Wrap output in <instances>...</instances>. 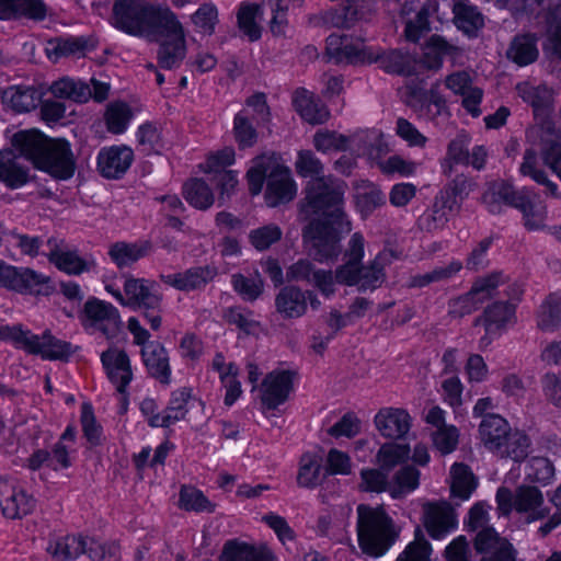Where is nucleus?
<instances>
[{"label":"nucleus","instance_id":"34","mask_svg":"<svg viewBox=\"0 0 561 561\" xmlns=\"http://www.w3.org/2000/svg\"><path fill=\"white\" fill-rule=\"evenodd\" d=\"M511 430L504 417L490 413L483 416L479 425V435L484 447L494 453Z\"/></svg>","mask_w":561,"mask_h":561},{"label":"nucleus","instance_id":"22","mask_svg":"<svg viewBox=\"0 0 561 561\" xmlns=\"http://www.w3.org/2000/svg\"><path fill=\"white\" fill-rule=\"evenodd\" d=\"M515 318V305L510 302H494L485 308L483 314L476 318L473 325H483L486 335L481 339V344L486 346L491 339L489 334L495 333L511 323Z\"/></svg>","mask_w":561,"mask_h":561},{"label":"nucleus","instance_id":"51","mask_svg":"<svg viewBox=\"0 0 561 561\" xmlns=\"http://www.w3.org/2000/svg\"><path fill=\"white\" fill-rule=\"evenodd\" d=\"M87 539L80 536H66L54 545H49L48 551L59 561L76 559L85 552Z\"/></svg>","mask_w":561,"mask_h":561},{"label":"nucleus","instance_id":"42","mask_svg":"<svg viewBox=\"0 0 561 561\" xmlns=\"http://www.w3.org/2000/svg\"><path fill=\"white\" fill-rule=\"evenodd\" d=\"M186 55L185 37L163 39L158 50V65L162 69L178 68Z\"/></svg>","mask_w":561,"mask_h":561},{"label":"nucleus","instance_id":"32","mask_svg":"<svg viewBox=\"0 0 561 561\" xmlns=\"http://www.w3.org/2000/svg\"><path fill=\"white\" fill-rule=\"evenodd\" d=\"M457 209L458 203L455 198L440 195L436 197L433 206L420 217L419 226L428 232L440 230L448 222L449 216Z\"/></svg>","mask_w":561,"mask_h":561},{"label":"nucleus","instance_id":"64","mask_svg":"<svg viewBox=\"0 0 561 561\" xmlns=\"http://www.w3.org/2000/svg\"><path fill=\"white\" fill-rule=\"evenodd\" d=\"M193 24L204 34L211 35L218 22V11L213 3H203L191 16Z\"/></svg>","mask_w":561,"mask_h":561},{"label":"nucleus","instance_id":"63","mask_svg":"<svg viewBox=\"0 0 561 561\" xmlns=\"http://www.w3.org/2000/svg\"><path fill=\"white\" fill-rule=\"evenodd\" d=\"M431 553L430 542L424 538L421 530H417L414 540L400 553L397 561H430Z\"/></svg>","mask_w":561,"mask_h":561},{"label":"nucleus","instance_id":"55","mask_svg":"<svg viewBox=\"0 0 561 561\" xmlns=\"http://www.w3.org/2000/svg\"><path fill=\"white\" fill-rule=\"evenodd\" d=\"M439 82L434 83L431 89L424 93L422 104L415 107L421 116L434 119L444 113H447L446 100L438 91Z\"/></svg>","mask_w":561,"mask_h":561},{"label":"nucleus","instance_id":"8","mask_svg":"<svg viewBox=\"0 0 561 561\" xmlns=\"http://www.w3.org/2000/svg\"><path fill=\"white\" fill-rule=\"evenodd\" d=\"M153 4L145 0H115L112 8V24L133 36H144Z\"/></svg>","mask_w":561,"mask_h":561},{"label":"nucleus","instance_id":"1","mask_svg":"<svg viewBox=\"0 0 561 561\" xmlns=\"http://www.w3.org/2000/svg\"><path fill=\"white\" fill-rule=\"evenodd\" d=\"M296 172L312 178L299 205V220L308 222L302 229V239L309 254L318 262L337 259L340 233L351 231V222L343 210L344 182L323 175V165L310 150L298 152Z\"/></svg>","mask_w":561,"mask_h":561},{"label":"nucleus","instance_id":"13","mask_svg":"<svg viewBox=\"0 0 561 561\" xmlns=\"http://www.w3.org/2000/svg\"><path fill=\"white\" fill-rule=\"evenodd\" d=\"M144 37L149 39H174L185 37L176 14L168 7L153 5Z\"/></svg>","mask_w":561,"mask_h":561},{"label":"nucleus","instance_id":"6","mask_svg":"<svg viewBox=\"0 0 561 561\" xmlns=\"http://www.w3.org/2000/svg\"><path fill=\"white\" fill-rule=\"evenodd\" d=\"M494 194L505 204L518 209L523 214L524 226L527 230L545 228L547 207L535 201V194L528 188L515 190L508 183H501Z\"/></svg>","mask_w":561,"mask_h":561},{"label":"nucleus","instance_id":"26","mask_svg":"<svg viewBox=\"0 0 561 561\" xmlns=\"http://www.w3.org/2000/svg\"><path fill=\"white\" fill-rule=\"evenodd\" d=\"M152 249L153 245L149 240H138L136 242L117 241L108 247L107 254L118 268H124L148 256Z\"/></svg>","mask_w":561,"mask_h":561},{"label":"nucleus","instance_id":"4","mask_svg":"<svg viewBox=\"0 0 561 561\" xmlns=\"http://www.w3.org/2000/svg\"><path fill=\"white\" fill-rule=\"evenodd\" d=\"M360 263L346 261L333 273L331 270L318 268L310 260L300 259L287 270L289 282H305L317 288L322 296L330 298L336 291L335 284L357 285Z\"/></svg>","mask_w":561,"mask_h":561},{"label":"nucleus","instance_id":"21","mask_svg":"<svg viewBox=\"0 0 561 561\" xmlns=\"http://www.w3.org/2000/svg\"><path fill=\"white\" fill-rule=\"evenodd\" d=\"M293 390V374L289 370H273L262 382V403L267 409H276L284 403Z\"/></svg>","mask_w":561,"mask_h":561},{"label":"nucleus","instance_id":"25","mask_svg":"<svg viewBox=\"0 0 561 561\" xmlns=\"http://www.w3.org/2000/svg\"><path fill=\"white\" fill-rule=\"evenodd\" d=\"M275 310L283 320H294L306 314L305 290L296 285H287L275 295Z\"/></svg>","mask_w":561,"mask_h":561},{"label":"nucleus","instance_id":"37","mask_svg":"<svg viewBox=\"0 0 561 561\" xmlns=\"http://www.w3.org/2000/svg\"><path fill=\"white\" fill-rule=\"evenodd\" d=\"M537 328L553 332L561 327V291L549 294L537 311Z\"/></svg>","mask_w":561,"mask_h":561},{"label":"nucleus","instance_id":"35","mask_svg":"<svg viewBox=\"0 0 561 561\" xmlns=\"http://www.w3.org/2000/svg\"><path fill=\"white\" fill-rule=\"evenodd\" d=\"M28 168L23 165L13 152H0V182L15 190L30 181Z\"/></svg>","mask_w":561,"mask_h":561},{"label":"nucleus","instance_id":"2","mask_svg":"<svg viewBox=\"0 0 561 561\" xmlns=\"http://www.w3.org/2000/svg\"><path fill=\"white\" fill-rule=\"evenodd\" d=\"M249 191L257 195L266 180L265 201L270 207L291 201L297 192L290 170L275 154H263L253 160L247 172Z\"/></svg>","mask_w":561,"mask_h":561},{"label":"nucleus","instance_id":"16","mask_svg":"<svg viewBox=\"0 0 561 561\" xmlns=\"http://www.w3.org/2000/svg\"><path fill=\"white\" fill-rule=\"evenodd\" d=\"M0 506L7 518L20 519L33 512L35 500L23 488L4 481L0 483Z\"/></svg>","mask_w":561,"mask_h":561},{"label":"nucleus","instance_id":"10","mask_svg":"<svg viewBox=\"0 0 561 561\" xmlns=\"http://www.w3.org/2000/svg\"><path fill=\"white\" fill-rule=\"evenodd\" d=\"M36 169L57 180H68L76 171V158L70 144L61 138H50Z\"/></svg>","mask_w":561,"mask_h":561},{"label":"nucleus","instance_id":"48","mask_svg":"<svg viewBox=\"0 0 561 561\" xmlns=\"http://www.w3.org/2000/svg\"><path fill=\"white\" fill-rule=\"evenodd\" d=\"M192 399V389L188 387L179 388L171 393L168 407L164 410L167 427L184 420L187 414V404Z\"/></svg>","mask_w":561,"mask_h":561},{"label":"nucleus","instance_id":"24","mask_svg":"<svg viewBox=\"0 0 561 561\" xmlns=\"http://www.w3.org/2000/svg\"><path fill=\"white\" fill-rule=\"evenodd\" d=\"M219 561H277V558L265 543L254 546L234 539L224 545Z\"/></svg>","mask_w":561,"mask_h":561},{"label":"nucleus","instance_id":"28","mask_svg":"<svg viewBox=\"0 0 561 561\" xmlns=\"http://www.w3.org/2000/svg\"><path fill=\"white\" fill-rule=\"evenodd\" d=\"M43 93L33 85H11L2 92V102L14 113H28L42 103Z\"/></svg>","mask_w":561,"mask_h":561},{"label":"nucleus","instance_id":"5","mask_svg":"<svg viewBox=\"0 0 561 561\" xmlns=\"http://www.w3.org/2000/svg\"><path fill=\"white\" fill-rule=\"evenodd\" d=\"M0 339L11 341L27 353L49 360L64 359L71 353L70 344L55 337L49 331L36 335L18 325H4L0 328Z\"/></svg>","mask_w":561,"mask_h":561},{"label":"nucleus","instance_id":"33","mask_svg":"<svg viewBox=\"0 0 561 561\" xmlns=\"http://www.w3.org/2000/svg\"><path fill=\"white\" fill-rule=\"evenodd\" d=\"M293 103L296 111L309 124H323L329 118L330 114L325 105L306 89L295 91Z\"/></svg>","mask_w":561,"mask_h":561},{"label":"nucleus","instance_id":"49","mask_svg":"<svg viewBox=\"0 0 561 561\" xmlns=\"http://www.w3.org/2000/svg\"><path fill=\"white\" fill-rule=\"evenodd\" d=\"M179 507L187 512L213 513L216 505L204 493L192 485H182L180 490Z\"/></svg>","mask_w":561,"mask_h":561},{"label":"nucleus","instance_id":"30","mask_svg":"<svg viewBox=\"0 0 561 561\" xmlns=\"http://www.w3.org/2000/svg\"><path fill=\"white\" fill-rule=\"evenodd\" d=\"M49 252L47 257L57 268L68 274H80L88 270L87 262L76 251H68L62 240L49 238L47 240Z\"/></svg>","mask_w":561,"mask_h":561},{"label":"nucleus","instance_id":"23","mask_svg":"<svg viewBox=\"0 0 561 561\" xmlns=\"http://www.w3.org/2000/svg\"><path fill=\"white\" fill-rule=\"evenodd\" d=\"M141 359L148 374L160 383L171 382V366L167 348L159 342H151L140 351Z\"/></svg>","mask_w":561,"mask_h":561},{"label":"nucleus","instance_id":"20","mask_svg":"<svg viewBox=\"0 0 561 561\" xmlns=\"http://www.w3.org/2000/svg\"><path fill=\"white\" fill-rule=\"evenodd\" d=\"M445 85L455 94L462 96V106L468 113L473 117L480 116L479 105L482 101L483 91L472 85V78L468 71L459 70L448 75L445 78Z\"/></svg>","mask_w":561,"mask_h":561},{"label":"nucleus","instance_id":"50","mask_svg":"<svg viewBox=\"0 0 561 561\" xmlns=\"http://www.w3.org/2000/svg\"><path fill=\"white\" fill-rule=\"evenodd\" d=\"M262 15V8L255 3H242L238 10V26L250 41L261 36V28L256 19Z\"/></svg>","mask_w":561,"mask_h":561},{"label":"nucleus","instance_id":"47","mask_svg":"<svg viewBox=\"0 0 561 561\" xmlns=\"http://www.w3.org/2000/svg\"><path fill=\"white\" fill-rule=\"evenodd\" d=\"M456 47L439 35H432L423 48L422 64L427 69H438L443 57L451 54Z\"/></svg>","mask_w":561,"mask_h":561},{"label":"nucleus","instance_id":"58","mask_svg":"<svg viewBox=\"0 0 561 561\" xmlns=\"http://www.w3.org/2000/svg\"><path fill=\"white\" fill-rule=\"evenodd\" d=\"M12 19H28L43 21L47 14V7L42 0H12Z\"/></svg>","mask_w":561,"mask_h":561},{"label":"nucleus","instance_id":"12","mask_svg":"<svg viewBox=\"0 0 561 561\" xmlns=\"http://www.w3.org/2000/svg\"><path fill=\"white\" fill-rule=\"evenodd\" d=\"M134 161L133 150L125 146H110L102 148L96 158L99 173L108 180L121 179Z\"/></svg>","mask_w":561,"mask_h":561},{"label":"nucleus","instance_id":"36","mask_svg":"<svg viewBox=\"0 0 561 561\" xmlns=\"http://www.w3.org/2000/svg\"><path fill=\"white\" fill-rule=\"evenodd\" d=\"M454 23L468 35H473L483 24V15L469 0H453Z\"/></svg>","mask_w":561,"mask_h":561},{"label":"nucleus","instance_id":"52","mask_svg":"<svg viewBox=\"0 0 561 561\" xmlns=\"http://www.w3.org/2000/svg\"><path fill=\"white\" fill-rule=\"evenodd\" d=\"M420 483V471L412 466L401 468L393 477V483L389 486V493L393 499H399L414 491Z\"/></svg>","mask_w":561,"mask_h":561},{"label":"nucleus","instance_id":"27","mask_svg":"<svg viewBox=\"0 0 561 561\" xmlns=\"http://www.w3.org/2000/svg\"><path fill=\"white\" fill-rule=\"evenodd\" d=\"M327 55L336 64L364 62L368 58L362 43H353L348 37L336 34L327 38Z\"/></svg>","mask_w":561,"mask_h":561},{"label":"nucleus","instance_id":"39","mask_svg":"<svg viewBox=\"0 0 561 561\" xmlns=\"http://www.w3.org/2000/svg\"><path fill=\"white\" fill-rule=\"evenodd\" d=\"M529 447L530 439L525 433L511 430L493 454L519 462L527 457Z\"/></svg>","mask_w":561,"mask_h":561},{"label":"nucleus","instance_id":"44","mask_svg":"<svg viewBox=\"0 0 561 561\" xmlns=\"http://www.w3.org/2000/svg\"><path fill=\"white\" fill-rule=\"evenodd\" d=\"M450 490L455 497L468 500L477 488V480L470 468L463 463H455L450 470Z\"/></svg>","mask_w":561,"mask_h":561},{"label":"nucleus","instance_id":"3","mask_svg":"<svg viewBox=\"0 0 561 561\" xmlns=\"http://www.w3.org/2000/svg\"><path fill=\"white\" fill-rule=\"evenodd\" d=\"M393 522L381 507L366 504L357 506V538L365 554L382 556L396 541Z\"/></svg>","mask_w":561,"mask_h":561},{"label":"nucleus","instance_id":"11","mask_svg":"<svg viewBox=\"0 0 561 561\" xmlns=\"http://www.w3.org/2000/svg\"><path fill=\"white\" fill-rule=\"evenodd\" d=\"M423 524L433 539H440L457 527V514L447 502H430L423 505Z\"/></svg>","mask_w":561,"mask_h":561},{"label":"nucleus","instance_id":"18","mask_svg":"<svg viewBox=\"0 0 561 561\" xmlns=\"http://www.w3.org/2000/svg\"><path fill=\"white\" fill-rule=\"evenodd\" d=\"M101 362L117 391L125 394L126 388L133 379L130 359L127 353L117 347H110L101 354Z\"/></svg>","mask_w":561,"mask_h":561},{"label":"nucleus","instance_id":"15","mask_svg":"<svg viewBox=\"0 0 561 561\" xmlns=\"http://www.w3.org/2000/svg\"><path fill=\"white\" fill-rule=\"evenodd\" d=\"M515 512L524 522L533 523L548 517L550 508L545 505L543 494L538 488L520 485L515 490Z\"/></svg>","mask_w":561,"mask_h":561},{"label":"nucleus","instance_id":"61","mask_svg":"<svg viewBox=\"0 0 561 561\" xmlns=\"http://www.w3.org/2000/svg\"><path fill=\"white\" fill-rule=\"evenodd\" d=\"M554 477V466L546 457H531L527 463V478L533 482L548 484Z\"/></svg>","mask_w":561,"mask_h":561},{"label":"nucleus","instance_id":"31","mask_svg":"<svg viewBox=\"0 0 561 561\" xmlns=\"http://www.w3.org/2000/svg\"><path fill=\"white\" fill-rule=\"evenodd\" d=\"M519 173L530 178L538 185L545 187V194L553 198H561L559 186L550 180L548 173L539 165L538 154L534 148L525 150Z\"/></svg>","mask_w":561,"mask_h":561},{"label":"nucleus","instance_id":"45","mask_svg":"<svg viewBox=\"0 0 561 561\" xmlns=\"http://www.w3.org/2000/svg\"><path fill=\"white\" fill-rule=\"evenodd\" d=\"M183 195L190 205L201 210L208 209L215 202L211 188L201 179L186 182L183 187Z\"/></svg>","mask_w":561,"mask_h":561},{"label":"nucleus","instance_id":"14","mask_svg":"<svg viewBox=\"0 0 561 561\" xmlns=\"http://www.w3.org/2000/svg\"><path fill=\"white\" fill-rule=\"evenodd\" d=\"M217 268L213 265L193 266L184 272L160 275V279L180 291H194L204 289L217 276Z\"/></svg>","mask_w":561,"mask_h":561},{"label":"nucleus","instance_id":"38","mask_svg":"<svg viewBox=\"0 0 561 561\" xmlns=\"http://www.w3.org/2000/svg\"><path fill=\"white\" fill-rule=\"evenodd\" d=\"M538 55L537 38L530 34L515 36L506 51L507 58L518 66L535 62Z\"/></svg>","mask_w":561,"mask_h":561},{"label":"nucleus","instance_id":"57","mask_svg":"<svg viewBox=\"0 0 561 561\" xmlns=\"http://www.w3.org/2000/svg\"><path fill=\"white\" fill-rule=\"evenodd\" d=\"M385 278L382 256L377 255L368 265L360 266L357 285L364 290L375 289L381 286Z\"/></svg>","mask_w":561,"mask_h":561},{"label":"nucleus","instance_id":"62","mask_svg":"<svg viewBox=\"0 0 561 561\" xmlns=\"http://www.w3.org/2000/svg\"><path fill=\"white\" fill-rule=\"evenodd\" d=\"M360 479L359 490L365 492H389V486H391L388 481V472L381 469H364L360 471Z\"/></svg>","mask_w":561,"mask_h":561},{"label":"nucleus","instance_id":"56","mask_svg":"<svg viewBox=\"0 0 561 561\" xmlns=\"http://www.w3.org/2000/svg\"><path fill=\"white\" fill-rule=\"evenodd\" d=\"M518 95L529 103L536 111L545 108L551 103V91L546 85H533L529 82L518 83Z\"/></svg>","mask_w":561,"mask_h":561},{"label":"nucleus","instance_id":"19","mask_svg":"<svg viewBox=\"0 0 561 561\" xmlns=\"http://www.w3.org/2000/svg\"><path fill=\"white\" fill-rule=\"evenodd\" d=\"M374 423L385 438L401 439L409 433L412 419L407 410L388 407L377 412Z\"/></svg>","mask_w":561,"mask_h":561},{"label":"nucleus","instance_id":"41","mask_svg":"<svg viewBox=\"0 0 561 561\" xmlns=\"http://www.w3.org/2000/svg\"><path fill=\"white\" fill-rule=\"evenodd\" d=\"M322 480V458L317 454L306 453L300 457L297 483L301 488L314 489Z\"/></svg>","mask_w":561,"mask_h":561},{"label":"nucleus","instance_id":"60","mask_svg":"<svg viewBox=\"0 0 561 561\" xmlns=\"http://www.w3.org/2000/svg\"><path fill=\"white\" fill-rule=\"evenodd\" d=\"M231 283L233 289L243 300L254 301L263 293L264 283L259 275L255 277H245L242 274H234L232 275Z\"/></svg>","mask_w":561,"mask_h":561},{"label":"nucleus","instance_id":"46","mask_svg":"<svg viewBox=\"0 0 561 561\" xmlns=\"http://www.w3.org/2000/svg\"><path fill=\"white\" fill-rule=\"evenodd\" d=\"M12 276L11 290L19 293L42 294L43 286L48 283V277L36 273L31 268H18Z\"/></svg>","mask_w":561,"mask_h":561},{"label":"nucleus","instance_id":"43","mask_svg":"<svg viewBox=\"0 0 561 561\" xmlns=\"http://www.w3.org/2000/svg\"><path fill=\"white\" fill-rule=\"evenodd\" d=\"M50 91L56 98L69 99L78 103H84L92 98V89L89 84L69 78L54 82Z\"/></svg>","mask_w":561,"mask_h":561},{"label":"nucleus","instance_id":"59","mask_svg":"<svg viewBox=\"0 0 561 561\" xmlns=\"http://www.w3.org/2000/svg\"><path fill=\"white\" fill-rule=\"evenodd\" d=\"M131 118L130 107L123 102L108 105L105 113L107 129L113 134H122Z\"/></svg>","mask_w":561,"mask_h":561},{"label":"nucleus","instance_id":"9","mask_svg":"<svg viewBox=\"0 0 561 561\" xmlns=\"http://www.w3.org/2000/svg\"><path fill=\"white\" fill-rule=\"evenodd\" d=\"M502 284V275L493 273L478 278L471 289L448 302V313L453 318H462L476 311L485 300L495 295V290Z\"/></svg>","mask_w":561,"mask_h":561},{"label":"nucleus","instance_id":"29","mask_svg":"<svg viewBox=\"0 0 561 561\" xmlns=\"http://www.w3.org/2000/svg\"><path fill=\"white\" fill-rule=\"evenodd\" d=\"M49 139L44 134L34 129L21 130L13 135L11 144L21 157L31 161L36 168L38 159L42 158Z\"/></svg>","mask_w":561,"mask_h":561},{"label":"nucleus","instance_id":"17","mask_svg":"<svg viewBox=\"0 0 561 561\" xmlns=\"http://www.w3.org/2000/svg\"><path fill=\"white\" fill-rule=\"evenodd\" d=\"M156 283L131 275L125 276L123 306L130 308L161 307L162 297L156 291Z\"/></svg>","mask_w":561,"mask_h":561},{"label":"nucleus","instance_id":"7","mask_svg":"<svg viewBox=\"0 0 561 561\" xmlns=\"http://www.w3.org/2000/svg\"><path fill=\"white\" fill-rule=\"evenodd\" d=\"M79 319L87 331L101 333L106 339L115 337L122 329L118 309L98 298H90L84 302Z\"/></svg>","mask_w":561,"mask_h":561},{"label":"nucleus","instance_id":"40","mask_svg":"<svg viewBox=\"0 0 561 561\" xmlns=\"http://www.w3.org/2000/svg\"><path fill=\"white\" fill-rule=\"evenodd\" d=\"M462 270L460 261H451L446 265L436 266L424 274L412 275L409 278L408 287L422 288L433 283L447 282L455 277Z\"/></svg>","mask_w":561,"mask_h":561},{"label":"nucleus","instance_id":"53","mask_svg":"<svg viewBox=\"0 0 561 561\" xmlns=\"http://www.w3.org/2000/svg\"><path fill=\"white\" fill-rule=\"evenodd\" d=\"M233 135L239 147L242 149L250 148L256 142L257 133L250 119L248 110H242L234 116Z\"/></svg>","mask_w":561,"mask_h":561},{"label":"nucleus","instance_id":"54","mask_svg":"<svg viewBox=\"0 0 561 561\" xmlns=\"http://www.w3.org/2000/svg\"><path fill=\"white\" fill-rule=\"evenodd\" d=\"M410 454V448L401 444H383L377 453V461L381 470L389 472L396 466L404 462Z\"/></svg>","mask_w":561,"mask_h":561}]
</instances>
